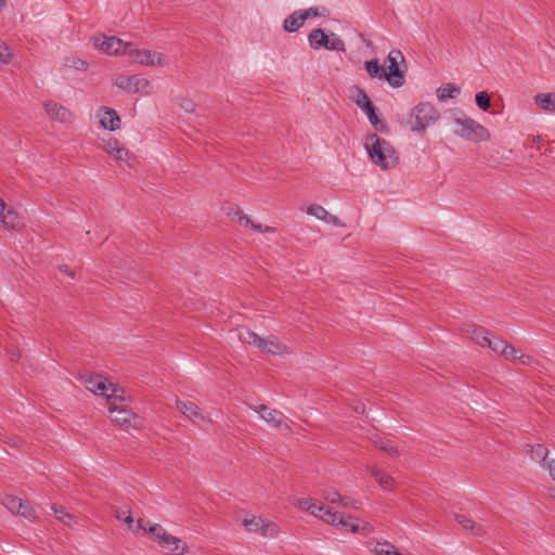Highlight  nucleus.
Returning <instances> with one entry per match:
<instances>
[{
  "mask_svg": "<svg viewBox=\"0 0 555 555\" xmlns=\"http://www.w3.org/2000/svg\"><path fill=\"white\" fill-rule=\"evenodd\" d=\"M364 146L371 160L382 169L388 170L398 165L397 151L387 140L379 138L376 133L366 134Z\"/></svg>",
  "mask_w": 555,
  "mask_h": 555,
  "instance_id": "obj_1",
  "label": "nucleus"
},
{
  "mask_svg": "<svg viewBox=\"0 0 555 555\" xmlns=\"http://www.w3.org/2000/svg\"><path fill=\"white\" fill-rule=\"evenodd\" d=\"M440 117L439 111L428 102L417 104L411 112V130L418 133H425L427 127L436 124Z\"/></svg>",
  "mask_w": 555,
  "mask_h": 555,
  "instance_id": "obj_2",
  "label": "nucleus"
},
{
  "mask_svg": "<svg viewBox=\"0 0 555 555\" xmlns=\"http://www.w3.org/2000/svg\"><path fill=\"white\" fill-rule=\"evenodd\" d=\"M454 124L457 127L454 133L462 139L476 143L490 140L489 130L470 117L465 115L456 117L454 118Z\"/></svg>",
  "mask_w": 555,
  "mask_h": 555,
  "instance_id": "obj_3",
  "label": "nucleus"
},
{
  "mask_svg": "<svg viewBox=\"0 0 555 555\" xmlns=\"http://www.w3.org/2000/svg\"><path fill=\"white\" fill-rule=\"evenodd\" d=\"M86 387L95 395L104 396L107 402L112 400H124L122 390L118 389L112 383L101 375H93L86 379Z\"/></svg>",
  "mask_w": 555,
  "mask_h": 555,
  "instance_id": "obj_4",
  "label": "nucleus"
},
{
  "mask_svg": "<svg viewBox=\"0 0 555 555\" xmlns=\"http://www.w3.org/2000/svg\"><path fill=\"white\" fill-rule=\"evenodd\" d=\"M388 70L386 69V81L392 88H400L405 83L404 72L399 68L400 63H404V56L400 50H392L386 57Z\"/></svg>",
  "mask_w": 555,
  "mask_h": 555,
  "instance_id": "obj_5",
  "label": "nucleus"
},
{
  "mask_svg": "<svg viewBox=\"0 0 555 555\" xmlns=\"http://www.w3.org/2000/svg\"><path fill=\"white\" fill-rule=\"evenodd\" d=\"M248 406H249V409H251L253 411L258 413L259 416L266 423H268L271 427L281 429V430H286L288 433L292 431V428L287 422L288 418L281 411L276 410V409H272L266 404H260V405L249 404Z\"/></svg>",
  "mask_w": 555,
  "mask_h": 555,
  "instance_id": "obj_6",
  "label": "nucleus"
},
{
  "mask_svg": "<svg viewBox=\"0 0 555 555\" xmlns=\"http://www.w3.org/2000/svg\"><path fill=\"white\" fill-rule=\"evenodd\" d=\"M354 102L365 113L373 127L380 131L387 130V125L377 116L375 105L372 103L366 92L360 87H354Z\"/></svg>",
  "mask_w": 555,
  "mask_h": 555,
  "instance_id": "obj_7",
  "label": "nucleus"
},
{
  "mask_svg": "<svg viewBox=\"0 0 555 555\" xmlns=\"http://www.w3.org/2000/svg\"><path fill=\"white\" fill-rule=\"evenodd\" d=\"M94 46L111 55H128V50L132 49V43L125 42L117 37H106L104 35L94 38Z\"/></svg>",
  "mask_w": 555,
  "mask_h": 555,
  "instance_id": "obj_8",
  "label": "nucleus"
},
{
  "mask_svg": "<svg viewBox=\"0 0 555 555\" xmlns=\"http://www.w3.org/2000/svg\"><path fill=\"white\" fill-rule=\"evenodd\" d=\"M114 83L119 89L128 93L144 92L145 94H147L149 88L151 87L150 81L146 78L141 77L140 75H117L114 79Z\"/></svg>",
  "mask_w": 555,
  "mask_h": 555,
  "instance_id": "obj_9",
  "label": "nucleus"
},
{
  "mask_svg": "<svg viewBox=\"0 0 555 555\" xmlns=\"http://www.w3.org/2000/svg\"><path fill=\"white\" fill-rule=\"evenodd\" d=\"M242 525L249 532L260 533L263 537H274L279 532L276 524L264 520L259 516L249 515L242 520Z\"/></svg>",
  "mask_w": 555,
  "mask_h": 555,
  "instance_id": "obj_10",
  "label": "nucleus"
},
{
  "mask_svg": "<svg viewBox=\"0 0 555 555\" xmlns=\"http://www.w3.org/2000/svg\"><path fill=\"white\" fill-rule=\"evenodd\" d=\"M128 56L135 63L153 66L155 64L163 66L166 64L165 56L162 53L152 52L150 50H139L132 44V49L128 50Z\"/></svg>",
  "mask_w": 555,
  "mask_h": 555,
  "instance_id": "obj_11",
  "label": "nucleus"
},
{
  "mask_svg": "<svg viewBox=\"0 0 555 555\" xmlns=\"http://www.w3.org/2000/svg\"><path fill=\"white\" fill-rule=\"evenodd\" d=\"M24 227L23 219L13 208H8L0 198V228L3 230L20 231Z\"/></svg>",
  "mask_w": 555,
  "mask_h": 555,
  "instance_id": "obj_12",
  "label": "nucleus"
},
{
  "mask_svg": "<svg viewBox=\"0 0 555 555\" xmlns=\"http://www.w3.org/2000/svg\"><path fill=\"white\" fill-rule=\"evenodd\" d=\"M49 118L61 124H70L74 119L73 113L62 104L54 101H47L43 104Z\"/></svg>",
  "mask_w": 555,
  "mask_h": 555,
  "instance_id": "obj_13",
  "label": "nucleus"
},
{
  "mask_svg": "<svg viewBox=\"0 0 555 555\" xmlns=\"http://www.w3.org/2000/svg\"><path fill=\"white\" fill-rule=\"evenodd\" d=\"M157 543L164 552L170 555H182L188 550V546L179 538L168 532Z\"/></svg>",
  "mask_w": 555,
  "mask_h": 555,
  "instance_id": "obj_14",
  "label": "nucleus"
},
{
  "mask_svg": "<svg viewBox=\"0 0 555 555\" xmlns=\"http://www.w3.org/2000/svg\"><path fill=\"white\" fill-rule=\"evenodd\" d=\"M116 400L109 401V413L112 415L113 422L119 424L120 426L128 427L131 425V420L134 418V414L124 406H117L115 404Z\"/></svg>",
  "mask_w": 555,
  "mask_h": 555,
  "instance_id": "obj_15",
  "label": "nucleus"
},
{
  "mask_svg": "<svg viewBox=\"0 0 555 555\" xmlns=\"http://www.w3.org/2000/svg\"><path fill=\"white\" fill-rule=\"evenodd\" d=\"M178 410L191 420L194 424H199L205 421V416L201 412L199 408L192 401L177 400L176 402Z\"/></svg>",
  "mask_w": 555,
  "mask_h": 555,
  "instance_id": "obj_16",
  "label": "nucleus"
},
{
  "mask_svg": "<svg viewBox=\"0 0 555 555\" xmlns=\"http://www.w3.org/2000/svg\"><path fill=\"white\" fill-rule=\"evenodd\" d=\"M259 345L258 349L270 354L276 356L289 352L287 346L282 344L275 336L261 338V343H259Z\"/></svg>",
  "mask_w": 555,
  "mask_h": 555,
  "instance_id": "obj_17",
  "label": "nucleus"
},
{
  "mask_svg": "<svg viewBox=\"0 0 555 555\" xmlns=\"http://www.w3.org/2000/svg\"><path fill=\"white\" fill-rule=\"evenodd\" d=\"M367 472L374 477L379 487L385 491H391L395 485V479L386 472L379 469L377 466H367Z\"/></svg>",
  "mask_w": 555,
  "mask_h": 555,
  "instance_id": "obj_18",
  "label": "nucleus"
},
{
  "mask_svg": "<svg viewBox=\"0 0 555 555\" xmlns=\"http://www.w3.org/2000/svg\"><path fill=\"white\" fill-rule=\"evenodd\" d=\"M455 520L464 530L469 531L475 537H483L487 532L482 525L475 522L466 515L457 514Z\"/></svg>",
  "mask_w": 555,
  "mask_h": 555,
  "instance_id": "obj_19",
  "label": "nucleus"
},
{
  "mask_svg": "<svg viewBox=\"0 0 555 555\" xmlns=\"http://www.w3.org/2000/svg\"><path fill=\"white\" fill-rule=\"evenodd\" d=\"M103 115L101 116L100 124L104 129L115 131L120 128V117L116 111L109 107H102Z\"/></svg>",
  "mask_w": 555,
  "mask_h": 555,
  "instance_id": "obj_20",
  "label": "nucleus"
},
{
  "mask_svg": "<svg viewBox=\"0 0 555 555\" xmlns=\"http://www.w3.org/2000/svg\"><path fill=\"white\" fill-rule=\"evenodd\" d=\"M371 441L373 446L390 456H399L400 452L398 447L395 444L393 440L384 438L379 435H374L371 437Z\"/></svg>",
  "mask_w": 555,
  "mask_h": 555,
  "instance_id": "obj_21",
  "label": "nucleus"
},
{
  "mask_svg": "<svg viewBox=\"0 0 555 555\" xmlns=\"http://www.w3.org/2000/svg\"><path fill=\"white\" fill-rule=\"evenodd\" d=\"M305 20L302 18L301 10L294 11L283 22V29L286 33H295L302 27Z\"/></svg>",
  "mask_w": 555,
  "mask_h": 555,
  "instance_id": "obj_22",
  "label": "nucleus"
},
{
  "mask_svg": "<svg viewBox=\"0 0 555 555\" xmlns=\"http://www.w3.org/2000/svg\"><path fill=\"white\" fill-rule=\"evenodd\" d=\"M363 66L370 78L386 80V68L380 65L378 59L365 61Z\"/></svg>",
  "mask_w": 555,
  "mask_h": 555,
  "instance_id": "obj_23",
  "label": "nucleus"
},
{
  "mask_svg": "<svg viewBox=\"0 0 555 555\" xmlns=\"http://www.w3.org/2000/svg\"><path fill=\"white\" fill-rule=\"evenodd\" d=\"M327 36L322 28H315L310 31L308 35L309 46L313 50H320L321 48H326Z\"/></svg>",
  "mask_w": 555,
  "mask_h": 555,
  "instance_id": "obj_24",
  "label": "nucleus"
},
{
  "mask_svg": "<svg viewBox=\"0 0 555 555\" xmlns=\"http://www.w3.org/2000/svg\"><path fill=\"white\" fill-rule=\"evenodd\" d=\"M297 505L299 507L306 509L307 512H309L311 515L319 517V518H320V515H322L324 513V509L327 508L326 506L318 503L315 500H313L311 498L299 499L297 501Z\"/></svg>",
  "mask_w": 555,
  "mask_h": 555,
  "instance_id": "obj_25",
  "label": "nucleus"
},
{
  "mask_svg": "<svg viewBox=\"0 0 555 555\" xmlns=\"http://www.w3.org/2000/svg\"><path fill=\"white\" fill-rule=\"evenodd\" d=\"M116 518L124 521L131 531L146 530L141 520H134L130 509L117 511Z\"/></svg>",
  "mask_w": 555,
  "mask_h": 555,
  "instance_id": "obj_26",
  "label": "nucleus"
},
{
  "mask_svg": "<svg viewBox=\"0 0 555 555\" xmlns=\"http://www.w3.org/2000/svg\"><path fill=\"white\" fill-rule=\"evenodd\" d=\"M237 338L243 343L254 347L260 346L261 337L247 327L237 328Z\"/></svg>",
  "mask_w": 555,
  "mask_h": 555,
  "instance_id": "obj_27",
  "label": "nucleus"
},
{
  "mask_svg": "<svg viewBox=\"0 0 555 555\" xmlns=\"http://www.w3.org/2000/svg\"><path fill=\"white\" fill-rule=\"evenodd\" d=\"M555 93H539L534 96V103L544 112L555 113Z\"/></svg>",
  "mask_w": 555,
  "mask_h": 555,
  "instance_id": "obj_28",
  "label": "nucleus"
},
{
  "mask_svg": "<svg viewBox=\"0 0 555 555\" xmlns=\"http://www.w3.org/2000/svg\"><path fill=\"white\" fill-rule=\"evenodd\" d=\"M461 89L454 83H446L437 89V98L440 102L454 99L460 95Z\"/></svg>",
  "mask_w": 555,
  "mask_h": 555,
  "instance_id": "obj_29",
  "label": "nucleus"
},
{
  "mask_svg": "<svg viewBox=\"0 0 555 555\" xmlns=\"http://www.w3.org/2000/svg\"><path fill=\"white\" fill-rule=\"evenodd\" d=\"M114 158L120 165L124 163L128 168H134L139 164L137 156L129 152L125 146H121L119 151H116Z\"/></svg>",
  "mask_w": 555,
  "mask_h": 555,
  "instance_id": "obj_30",
  "label": "nucleus"
},
{
  "mask_svg": "<svg viewBox=\"0 0 555 555\" xmlns=\"http://www.w3.org/2000/svg\"><path fill=\"white\" fill-rule=\"evenodd\" d=\"M470 339L481 347H488L491 339V334L489 331L481 326H474L470 331Z\"/></svg>",
  "mask_w": 555,
  "mask_h": 555,
  "instance_id": "obj_31",
  "label": "nucleus"
},
{
  "mask_svg": "<svg viewBox=\"0 0 555 555\" xmlns=\"http://www.w3.org/2000/svg\"><path fill=\"white\" fill-rule=\"evenodd\" d=\"M488 348L503 358L505 353H511L513 351V346L501 338L491 337Z\"/></svg>",
  "mask_w": 555,
  "mask_h": 555,
  "instance_id": "obj_32",
  "label": "nucleus"
},
{
  "mask_svg": "<svg viewBox=\"0 0 555 555\" xmlns=\"http://www.w3.org/2000/svg\"><path fill=\"white\" fill-rule=\"evenodd\" d=\"M504 359L507 361H511L515 364H521V365H530L533 362V359L522 353L519 349H516L513 346V351L511 353H505Z\"/></svg>",
  "mask_w": 555,
  "mask_h": 555,
  "instance_id": "obj_33",
  "label": "nucleus"
},
{
  "mask_svg": "<svg viewBox=\"0 0 555 555\" xmlns=\"http://www.w3.org/2000/svg\"><path fill=\"white\" fill-rule=\"evenodd\" d=\"M320 518L330 525L341 526L345 517L341 513L335 512L327 507L324 509V513L320 515Z\"/></svg>",
  "mask_w": 555,
  "mask_h": 555,
  "instance_id": "obj_34",
  "label": "nucleus"
},
{
  "mask_svg": "<svg viewBox=\"0 0 555 555\" xmlns=\"http://www.w3.org/2000/svg\"><path fill=\"white\" fill-rule=\"evenodd\" d=\"M372 551L376 555H403L402 553L398 552L395 545L388 541L377 542Z\"/></svg>",
  "mask_w": 555,
  "mask_h": 555,
  "instance_id": "obj_35",
  "label": "nucleus"
},
{
  "mask_svg": "<svg viewBox=\"0 0 555 555\" xmlns=\"http://www.w3.org/2000/svg\"><path fill=\"white\" fill-rule=\"evenodd\" d=\"M548 450L543 444H537L531 449V457L532 460L543 463V467L546 468Z\"/></svg>",
  "mask_w": 555,
  "mask_h": 555,
  "instance_id": "obj_36",
  "label": "nucleus"
},
{
  "mask_svg": "<svg viewBox=\"0 0 555 555\" xmlns=\"http://www.w3.org/2000/svg\"><path fill=\"white\" fill-rule=\"evenodd\" d=\"M325 49L330 51L345 52L346 44L343 39L339 38L335 33H330L327 36V43Z\"/></svg>",
  "mask_w": 555,
  "mask_h": 555,
  "instance_id": "obj_37",
  "label": "nucleus"
},
{
  "mask_svg": "<svg viewBox=\"0 0 555 555\" xmlns=\"http://www.w3.org/2000/svg\"><path fill=\"white\" fill-rule=\"evenodd\" d=\"M2 503L12 514H17L22 507V499L14 495H5Z\"/></svg>",
  "mask_w": 555,
  "mask_h": 555,
  "instance_id": "obj_38",
  "label": "nucleus"
},
{
  "mask_svg": "<svg viewBox=\"0 0 555 555\" xmlns=\"http://www.w3.org/2000/svg\"><path fill=\"white\" fill-rule=\"evenodd\" d=\"M307 214L310 216H313L322 221H326L327 218H330V212L321 205L318 204H311L307 208Z\"/></svg>",
  "mask_w": 555,
  "mask_h": 555,
  "instance_id": "obj_39",
  "label": "nucleus"
},
{
  "mask_svg": "<svg viewBox=\"0 0 555 555\" xmlns=\"http://www.w3.org/2000/svg\"><path fill=\"white\" fill-rule=\"evenodd\" d=\"M302 18L305 22L311 17L318 16H326L328 14V10L326 8L311 7L307 10H301Z\"/></svg>",
  "mask_w": 555,
  "mask_h": 555,
  "instance_id": "obj_40",
  "label": "nucleus"
},
{
  "mask_svg": "<svg viewBox=\"0 0 555 555\" xmlns=\"http://www.w3.org/2000/svg\"><path fill=\"white\" fill-rule=\"evenodd\" d=\"M16 515L24 517L27 520L34 521L37 518L36 512L33 506L27 502L22 500V507L17 512Z\"/></svg>",
  "mask_w": 555,
  "mask_h": 555,
  "instance_id": "obj_41",
  "label": "nucleus"
},
{
  "mask_svg": "<svg viewBox=\"0 0 555 555\" xmlns=\"http://www.w3.org/2000/svg\"><path fill=\"white\" fill-rule=\"evenodd\" d=\"M475 101L477 106L483 112L488 111L491 105L490 95L486 91L478 92L475 96Z\"/></svg>",
  "mask_w": 555,
  "mask_h": 555,
  "instance_id": "obj_42",
  "label": "nucleus"
},
{
  "mask_svg": "<svg viewBox=\"0 0 555 555\" xmlns=\"http://www.w3.org/2000/svg\"><path fill=\"white\" fill-rule=\"evenodd\" d=\"M51 508L54 512V514L59 520H61L65 525L70 524V519L73 518V516L70 514H68L63 506L53 504L51 506Z\"/></svg>",
  "mask_w": 555,
  "mask_h": 555,
  "instance_id": "obj_43",
  "label": "nucleus"
},
{
  "mask_svg": "<svg viewBox=\"0 0 555 555\" xmlns=\"http://www.w3.org/2000/svg\"><path fill=\"white\" fill-rule=\"evenodd\" d=\"M13 53L11 49L3 42L0 41V65H7L11 62Z\"/></svg>",
  "mask_w": 555,
  "mask_h": 555,
  "instance_id": "obj_44",
  "label": "nucleus"
},
{
  "mask_svg": "<svg viewBox=\"0 0 555 555\" xmlns=\"http://www.w3.org/2000/svg\"><path fill=\"white\" fill-rule=\"evenodd\" d=\"M104 150L115 156L116 155V151H119V149L121 147V145L119 144L118 140L113 138V137H109L107 140L104 141Z\"/></svg>",
  "mask_w": 555,
  "mask_h": 555,
  "instance_id": "obj_45",
  "label": "nucleus"
},
{
  "mask_svg": "<svg viewBox=\"0 0 555 555\" xmlns=\"http://www.w3.org/2000/svg\"><path fill=\"white\" fill-rule=\"evenodd\" d=\"M145 531H147L156 542L167 532L166 529L158 524L151 525Z\"/></svg>",
  "mask_w": 555,
  "mask_h": 555,
  "instance_id": "obj_46",
  "label": "nucleus"
},
{
  "mask_svg": "<svg viewBox=\"0 0 555 555\" xmlns=\"http://www.w3.org/2000/svg\"><path fill=\"white\" fill-rule=\"evenodd\" d=\"M341 527L348 529L351 532H358L360 530L358 518L352 516L344 518Z\"/></svg>",
  "mask_w": 555,
  "mask_h": 555,
  "instance_id": "obj_47",
  "label": "nucleus"
},
{
  "mask_svg": "<svg viewBox=\"0 0 555 555\" xmlns=\"http://www.w3.org/2000/svg\"><path fill=\"white\" fill-rule=\"evenodd\" d=\"M233 218L236 219V221L243 225V227H251L253 224V220L244 214L243 210L241 209H236L234 212H233Z\"/></svg>",
  "mask_w": 555,
  "mask_h": 555,
  "instance_id": "obj_48",
  "label": "nucleus"
},
{
  "mask_svg": "<svg viewBox=\"0 0 555 555\" xmlns=\"http://www.w3.org/2000/svg\"><path fill=\"white\" fill-rule=\"evenodd\" d=\"M323 496L330 503H339L341 494L337 490L328 488L324 490Z\"/></svg>",
  "mask_w": 555,
  "mask_h": 555,
  "instance_id": "obj_49",
  "label": "nucleus"
},
{
  "mask_svg": "<svg viewBox=\"0 0 555 555\" xmlns=\"http://www.w3.org/2000/svg\"><path fill=\"white\" fill-rule=\"evenodd\" d=\"M339 504L341 506H344V507H350V508H354V509H358L361 506V502L360 501L354 500V499H352L350 496H346V495H341L340 496Z\"/></svg>",
  "mask_w": 555,
  "mask_h": 555,
  "instance_id": "obj_50",
  "label": "nucleus"
},
{
  "mask_svg": "<svg viewBox=\"0 0 555 555\" xmlns=\"http://www.w3.org/2000/svg\"><path fill=\"white\" fill-rule=\"evenodd\" d=\"M180 107L185 112L192 113L195 111L196 105L190 99H182V101L180 102Z\"/></svg>",
  "mask_w": 555,
  "mask_h": 555,
  "instance_id": "obj_51",
  "label": "nucleus"
},
{
  "mask_svg": "<svg viewBox=\"0 0 555 555\" xmlns=\"http://www.w3.org/2000/svg\"><path fill=\"white\" fill-rule=\"evenodd\" d=\"M70 66L75 67L78 70H87L88 69V63L80 59H74Z\"/></svg>",
  "mask_w": 555,
  "mask_h": 555,
  "instance_id": "obj_52",
  "label": "nucleus"
},
{
  "mask_svg": "<svg viewBox=\"0 0 555 555\" xmlns=\"http://www.w3.org/2000/svg\"><path fill=\"white\" fill-rule=\"evenodd\" d=\"M250 228L257 232H273L274 231L273 228H271V227L262 228V225L260 223H255V222H253Z\"/></svg>",
  "mask_w": 555,
  "mask_h": 555,
  "instance_id": "obj_53",
  "label": "nucleus"
},
{
  "mask_svg": "<svg viewBox=\"0 0 555 555\" xmlns=\"http://www.w3.org/2000/svg\"><path fill=\"white\" fill-rule=\"evenodd\" d=\"M546 469L548 470L550 476L555 480V460H551L546 464Z\"/></svg>",
  "mask_w": 555,
  "mask_h": 555,
  "instance_id": "obj_54",
  "label": "nucleus"
},
{
  "mask_svg": "<svg viewBox=\"0 0 555 555\" xmlns=\"http://www.w3.org/2000/svg\"><path fill=\"white\" fill-rule=\"evenodd\" d=\"M325 222L328 224H333V225H343L340 220L336 216L331 215V214H330V218H327Z\"/></svg>",
  "mask_w": 555,
  "mask_h": 555,
  "instance_id": "obj_55",
  "label": "nucleus"
},
{
  "mask_svg": "<svg viewBox=\"0 0 555 555\" xmlns=\"http://www.w3.org/2000/svg\"><path fill=\"white\" fill-rule=\"evenodd\" d=\"M353 411L359 414H363L365 412V405L362 402H358L353 405Z\"/></svg>",
  "mask_w": 555,
  "mask_h": 555,
  "instance_id": "obj_56",
  "label": "nucleus"
},
{
  "mask_svg": "<svg viewBox=\"0 0 555 555\" xmlns=\"http://www.w3.org/2000/svg\"><path fill=\"white\" fill-rule=\"evenodd\" d=\"M9 353L12 361H17L21 358V352L18 350H10Z\"/></svg>",
  "mask_w": 555,
  "mask_h": 555,
  "instance_id": "obj_57",
  "label": "nucleus"
},
{
  "mask_svg": "<svg viewBox=\"0 0 555 555\" xmlns=\"http://www.w3.org/2000/svg\"><path fill=\"white\" fill-rule=\"evenodd\" d=\"M59 269H60L62 272H64V273L68 274L69 276H72V278L74 276V272H73V271H70V269H69V267H68L67 264L59 266Z\"/></svg>",
  "mask_w": 555,
  "mask_h": 555,
  "instance_id": "obj_58",
  "label": "nucleus"
},
{
  "mask_svg": "<svg viewBox=\"0 0 555 555\" xmlns=\"http://www.w3.org/2000/svg\"><path fill=\"white\" fill-rule=\"evenodd\" d=\"M359 38L362 41V43H364L366 47H372V41L367 39L364 34L360 33Z\"/></svg>",
  "mask_w": 555,
  "mask_h": 555,
  "instance_id": "obj_59",
  "label": "nucleus"
},
{
  "mask_svg": "<svg viewBox=\"0 0 555 555\" xmlns=\"http://www.w3.org/2000/svg\"><path fill=\"white\" fill-rule=\"evenodd\" d=\"M7 7V0H0V11Z\"/></svg>",
  "mask_w": 555,
  "mask_h": 555,
  "instance_id": "obj_60",
  "label": "nucleus"
}]
</instances>
